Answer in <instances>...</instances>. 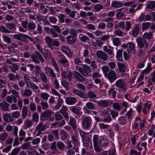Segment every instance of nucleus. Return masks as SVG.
<instances>
[{
	"label": "nucleus",
	"mask_w": 155,
	"mask_h": 155,
	"mask_svg": "<svg viewBox=\"0 0 155 155\" xmlns=\"http://www.w3.org/2000/svg\"><path fill=\"white\" fill-rule=\"evenodd\" d=\"M89 140V138L88 136L82 139V141L84 146L87 147V148L91 149L92 148V144H91V146H88Z\"/></svg>",
	"instance_id": "obj_24"
},
{
	"label": "nucleus",
	"mask_w": 155,
	"mask_h": 155,
	"mask_svg": "<svg viewBox=\"0 0 155 155\" xmlns=\"http://www.w3.org/2000/svg\"><path fill=\"white\" fill-rule=\"evenodd\" d=\"M79 39L83 42H86L87 41L89 40V38L87 36L83 34H80L79 36Z\"/></svg>",
	"instance_id": "obj_49"
},
{
	"label": "nucleus",
	"mask_w": 155,
	"mask_h": 155,
	"mask_svg": "<svg viewBox=\"0 0 155 155\" xmlns=\"http://www.w3.org/2000/svg\"><path fill=\"white\" fill-rule=\"evenodd\" d=\"M101 68L105 77L107 74L108 73H109L110 70L108 67L107 66H102Z\"/></svg>",
	"instance_id": "obj_45"
},
{
	"label": "nucleus",
	"mask_w": 155,
	"mask_h": 155,
	"mask_svg": "<svg viewBox=\"0 0 155 155\" xmlns=\"http://www.w3.org/2000/svg\"><path fill=\"white\" fill-rule=\"evenodd\" d=\"M97 104L98 106L101 107H105L108 106L109 102L106 100H101L98 101Z\"/></svg>",
	"instance_id": "obj_28"
},
{
	"label": "nucleus",
	"mask_w": 155,
	"mask_h": 155,
	"mask_svg": "<svg viewBox=\"0 0 155 155\" xmlns=\"http://www.w3.org/2000/svg\"><path fill=\"white\" fill-rule=\"evenodd\" d=\"M61 51L70 58L72 57V54L69 47L67 46L63 45L61 47Z\"/></svg>",
	"instance_id": "obj_14"
},
{
	"label": "nucleus",
	"mask_w": 155,
	"mask_h": 155,
	"mask_svg": "<svg viewBox=\"0 0 155 155\" xmlns=\"http://www.w3.org/2000/svg\"><path fill=\"white\" fill-rule=\"evenodd\" d=\"M57 146L58 148L60 150H63L65 147V145L64 143L60 141L57 142Z\"/></svg>",
	"instance_id": "obj_46"
},
{
	"label": "nucleus",
	"mask_w": 155,
	"mask_h": 155,
	"mask_svg": "<svg viewBox=\"0 0 155 155\" xmlns=\"http://www.w3.org/2000/svg\"><path fill=\"white\" fill-rule=\"evenodd\" d=\"M86 94L87 98H95L97 97V95L95 93L94 91H88Z\"/></svg>",
	"instance_id": "obj_34"
},
{
	"label": "nucleus",
	"mask_w": 155,
	"mask_h": 155,
	"mask_svg": "<svg viewBox=\"0 0 155 155\" xmlns=\"http://www.w3.org/2000/svg\"><path fill=\"white\" fill-rule=\"evenodd\" d=\"M71 140L74 145H78L79 144L78 137L76 136H73L71 137Z\"/></svg>",
	"instance_id": "obj_63"
},
{
	"label": "nucleus",
	"mask_w": 155,
	"mask_h": 155,
	"mask_svg": "<svg viewBox=\"0 0 155 155\" xmlns=\"http://www.w3.org/2000/svg\"><path fill=\"white\" fill-rule=\"evenodd\" d=\"M16 29V25L13 23H6L5 24V27L3 25L0 26V31L4 33H11L12 31L10 30H15Z\"/></svg>",
	"instance_id": "obj_2"
},
{
	"label": "nucleus",
	"mask_w": 155,
	"mask_h": 155,
	"mask_svg": "<svg viewBox=\"0 0 155 155\" xmlns=\"http://www.w3.org/2000/svg\"><path fill=\"white\" fill-rule=\"evenodd\" d=\"M122 52L121 50H118L117 52L116 57L118 60L120 61L122 60Z\"/></svg>",
	"instance_id": "obj_54"
},
{
	"label": "nucleus",
	"mask_w": 155,
	"mask_h": 155,
	"mask_svg": "<svg viewBox=\"0 0 155 155\" xmlns=\"http://www.w3.org/2000/svg\"><path fill=\"white\" fill-rule=\"evenodd\" d=\"M19 147L14 149L11 153H9V155H17L20 151Z\"/></svg>",
	"instance_id": "obj_64"
},
{
	"label": "nucleus",
	"mask_w": 155,
	"mask_h": 155,
	"mask_svg": "<svg viewBox=\"0 0 155 155\" xmlns=\"http://www.w3.org/2000/svg\"><path fill=\"white\" fill-rule=\"evenodd\" d=\"M2 38L3 41L7 43L10 44L12 42L11 38L6 35H3L2 36Z\"/></svg>",
	"instance_id": "obj_44"
},
{
	"label": "nucleus",
	"mask_w": 155,
	"mask_h": 155,
	"mask_svg": "<svg viewBox=\"0 0 155 155\" xmlns=\"http://www.w3.org/2000/svg\"><path fill=\"white\" fill-rule=\"evenodd\" d=\"M29 108L31 112L34 111L36 109L35 104L33 102H31L29 105Z\"/></svg>",
	"instance_id": "obj_53"
},
{
	"label": "nucleus",
	"mask_w": 155,
	"mask_h": 155,
	"mask_svg": "<svg viewBox=\"0 0 155 155\" xmlns=\"http://www.w3.org/2000/svg\"><path fill=\"white\" fill-rule=\"evenodd\" d=\"M152 69V68H151V64L150 63H148L147 64V68L145 70L142 71L141 72V73L143 74H147Z\"/></svg>",
	"instance_id": "obj_35"
},
{
	"label": "nucleus",
	"mask_w": 155,
	"mask_h": 155,
	"mask_svg": "<svg viewBox=\"0 0 155 155\" xmlns=\"http://www.w3.org/2000/svg\"><path fill=\"white\" fill-rule=\"evenodd\" d=\"M150 23L149 22L142 23V30H144L148 28L150 25Z\"/></svg>",
	"instance_id": "obj_57"
},
{
	"label": "nucleus",
	"mask_w": 155,
	"mask_h": 155,
	"mask_svg": "<svg viewBox=\"0 0 155 155\" xmlns=\"http://www.w3.org/2000/svg\"><path fill=\"white\" fill-rule=\"evenodd\" d=\"M9 68L11 71L13 73L16 72V71L18 69V65L15 63H13L12 65L9 66Z\"/></svg>",
	"instance_id": "obj_36"
},
{
	"label": "nucleus",
	"mask_w": 155,
	"mask_h": 155,
	"mask_svg": "<svg viewBox=\"0 0 155 155\" xmlns=\"http://www.w3.org/2000/svg\"><path fill=\"white\" fill-rule=\"evenodd\" d=\"M117 65L119 72L123 73L126 71L127 66L124 64L118 62L117 64Z\"/></svg>",
	"instance_id": "obj_25"
},
{
	"label": "nucleus",
	"mask_w": 155,
	"mask_h": 155,
	"mask_svg": "<svg viewBox=\"0 0 155 155\" xmlns=\"http://www.w3.org/2000/svg\"><path fill=\"white\" fill-rule=\"evenodd\" d=\"M128 49L127 51L128 53H132V51H133L134 53L135 50V45L132 42H128Z\"/></svg>",
	"instance_id": "obj_21"
},
{
	"label": "nucleus",
	"mask_w": 155,
	"mask_h": 155,
	"mask_svg": "<svg viewBox=\"0 0 155 155\" xmlns=\"http://www.w3.org/2000/svg\"><path fill=\"white\" fill-rule=\"evenodd\" d=\"M32 61L36 64H38L40 61L41 62H44V60L41 54L38 51H36L35 53L31 55Z\"/></svg>",
	"instance_id": "obj_5"
},
{
	"label": "nucleus",
	"mask_w": 155,
	"mask_h": 155,
	"mask_svg": "<svg viewBox=\"0 0 155 155\" xmlns=\"http://www.w3.org/2000/svg\"><path fill=\"white\" fill-rule=\"evenodd\" d=\"M8 134L6 132L1 133L0 134V140L1 142H3L8 137Z\"/></svg>",
	"instance_id": "obj_41"
},
{
	"label": "nucleus",
	"mask_w": 155,
	"mask_h": 155,
	"mask_svg": "<svg viewBox=\"0 0 155 155\" xmlns=\"http://www.w3.org/2000/svg\"><path fill=\"white\" fill-rule=\"evenodd\" d=\"M117 75L115 71L113 70H110L105 77H106L110 83H112L115 81L118 78Z\"/></svg>",
	"instance_id": "obj_7"
},
{
	"label": "nucleus",
	"mask_w": 155,
	"mask_h": 155,
	"mask_svg": "<svg viewBox=\"0 0 155 155\" xmlns=\"http://www.w3.org/2000/svg\"><path fill=\"white\" fill-rule=\"evenodd\" d=\"M36 28V26L35 23L31 21L30 22L28 25V28L29 30H34Z\"/></svg>",
	"instance_id": "obj_42"
},
{
	"label": "nucleus",
	"mask_w": 155,
	"mask_h": 155,
	"mask_svg": "<svg viewBox=\"0 0 155 155\" xmlns=\"http://www.w3.org/2000/svg\"><path fill=\"white\" fill-rule=\"evenodd\" d=\"M97 56L104 61H106L108 59V55L103 51H98L96 53Z\"/></svg>",
	"instance_id": "obj_11"
},
{
	"label": "nucleus",
	"mask_w": 155,
	"mask_h": 155,
	"mask_svg": "<svg viewBox=\"0 0 155 155\" xmlns=\"http://www.w3.org/2000/svg\"><path fill=\"white\" fill-rule=\"evenodd\" d=\"M123 6V4L121 2L119 1H113L111 4L112 7L118 8L122 7Z\"/></svg>",
	"instance_id": "obj_30"
},
{
	"label": "nucleus",
	"mask_w": 155,
	"mask_h": 155,
	"mask_svg": "<svg viewBox=\"0 0 155 155\" xmlns=\"http://www.w3.org/2000/svg\"><path fill=\"white\" fill-rule=\"evenodd\" d=\"M45 70L46 73L47 74H49L53 78H56V74L51 68L47 67L45 68Z\"/></svg>",
	"instance_id": "obj_20"
},
{
	"label": "nucleus",
	"mask_w": 155,
	"mask_h": 155,
	"mask_svg": "<svg viewBox=\"0 0 155 155\" xmlns=\"http://www.w3.org/2000/svg\"><path fill=\"white\" fill-rule=\"evenodd\" d=\"M66 40L68 44H74L76 41V38L71 35L68 36L66 38Z\"/></svg>",
	"instance_id": "obj_26"
},
{
	"label": "nucleus",
	"mask_w": 155,
	"mask_h": 155,
	"mask_svg": "<svg viewBox=\"0 0 155 155\" xmlns=\"http://www.w3.org/2000/svg\"><path fill=\"white\" fill-rule=\"evenodd\" d=\"M61 85L65 88L68 89L69 87V85L68 83V82L66 80H61Z\"/></svg>",
	"instance_id": "obj_59"
},
{
	"label": "nucleus",
	"mask_w": 155,
	"mask_h": 155,
	"mask_svg": "<svg viewBox=\"0 0 155 155\" xmlns=\"http://www.w3.org/2000/svg\"><path fill=\"white\" fill-rule=\"evenodd\" d=\"M72 92L81 97L83 98H87L86 94L84 93L82 91H80L79 90L74 89L72 91Z\"/></svg>",
	"instance_id": "obj_22"
},
{
	"label": "nucleus",
	"mask_w": 155,
	"mask_h": 155,
	"mask_svg": "<svg viewBox=\"0 0 155 155\" xmlns=\"http://www.w3.org/2000/svg\"><path fill=\"white\" fill-rule=\"evenodd\" d=\"M94 107V104L93 103L88 102L86 104L85 106L84 107V109L87 110L88 109L93 110Z\"/></svg>",
	"instance_id": "obj_29"
},
{
	"label": "nucleus",
	"mask_w": 155,
	"mask_h": 155,
	"mask_svg": "<svg viewBox=\"0 0 155 155\" xmlns=\"http://www.w3.org/2000/svg\"><path fill=\"white\" fill-rule=\"evenodd\" d=\"M153 33L152 31H150L149 32H146L143 35V37L145 39H150L153 36Z\"/></svg>",
	"instance_id": "obj_39"
},
{
	"label": "nucleus",
	"mask_w": 155,
	"mask_h": 155,
	"mask_svg": "<svg viewBox=\"0 0 155 155\" xmlns=\"http://www.w3.org/2000/svg\"><path fill=\"white\" fill-rule=\"evenodd\" d=\"M77 101L76 98L74 97H68L65 99L66 103L70 105L74 104Z\"/></svg>",
	"instance_id": "obj_19"
},
{
	"label": "nucleus",
	"mask_w": 155,
	"mask_h": 155,
	"mask_svg": "<svg viewBox=\"0 0 155 155\" xmlns=\"http://www.w3.org/2000/svg\"><path fill=\"white\" fill-rule=\"evenodd\" d=\"M4 120L7 123L12 122L14 120L12 116H11L9 114H4L3 116Z\"/></svg>",
	"instance_id": "obj_27"
},
{
	"label": "nucleus",
	"mask_w": 155,
	"mask_h": 155,
	"mask_svg": "<svg viewBox=\"0 0 155 155\" xmlns=\"http://www.w3.org/2000/svg\"><path fill=\"white\" fill-rule=\"evenodd\" d=\"M67 107L65 106H63L60 110V112L62 114L65 118L68 120L69 119V115L68 113L67 112L68 111Z\"/></svg>",
	"instance_id": "obj_18"
},
{
	"label": "nucleus",
	"mask_w": 155,
	"mask_h": 155,
	"mask_svg": "<svg viewBox=\"0 0 155 155\" xmlns=\"http://www.w3.org/2000/svg\"><path fill=\"white\" fill-rule=\"evenodd\" d=\"M70 110L74 113L76 114H80V110L81 109L79 107L73 106L71 107Z\"/></svg>",
	"instance_id": "obj_38"
},
{
	"label": "nucleus",
	"mask_w": 155,
	"mask_h": 155,
	"mask_svg": "<svg viewBox=\"0 0 155 155\" xmlns=\"http://www.w3.org/2000/svg\"><path fill=\"white\" fill-rule=\"evenodd\" d=\"M119 123L122 125H124L126 123V119L124 117H121L118 119Z\"/></svg>",
	"instance_id": "obj_61"
},
{
	"label": "nucleus",
	"mask_w": 155,
	"mask_h": 155,
	"mask_svg": "<svg viewBox=\"0 0 155 155\" xmlns=\"http://www.w3.org/2000/svg\"><path fill=\"white\" fill-rule=\"evenodd\" d=\"M14 39L20 40L21 41L26 42L28 41V39L32 42L34 45H35L36 42L34 41V39L32 37H30L28 35L23 33L14 35H13Z\"/></svg>",
	"instance_id": "obj_1"
},
{
	"label": "nucleus",
	"mask_w": 155,
	"mask_h": 155,
	"mask_svg": "<svg viewBox=\"0 0 155 155\" xmlns=\"http://www.w3.org/2000/svg\"><path fill=\"white\" fill-rule=\"evenodd\" d=\"M59 54L58 55V57L60 64L64 67H68L69 63L68 60L63 54L59 52Z\"/></svg>",
	"instance_id": "obj_6"
},
{
	"label": "nucleus",
	"mask_w": 155,
	"mask_h": 155,
	"mask_svg": "<svg viewBox=\"0 0 155 155\" xmlns=\"http://www.w3.org/2000/svg\"><path fill=\"white\" fill-rule=\"evenodd\" d=\"M94 9L96 12H98L103 8V6L100 4H97L94 7Z\"/></svg>",
	"instance_id": "obj_56"
},
{
	"label": "nucleus",
	"mask_w": 155,
	"mask_h": 155,
	"mask_svg": "<svg viewBox=\"0 0 155 155\" xmlns=\"http://www.w3.org/2000/svg\"><path fill=\"white\" fill-rule=\"evenodd\" d=\"M32 120L34 122H37L39 120V115L36 113H34L32 114Z\"/></svg>",
	"instance_id": "obj_62"
},
{
	"label": "nucleus",
	"mask_w": 155,
	"mask_h": 155,
	"mask_svg": "<svg viewBox=\"0 0 155 155\" xmlns=\"http://www.w3.org/2000/svg\"><path fill=\"white\" fill-rule=\"evenodd\" d=\"M40 141V139L39 138H36L32 140L31 143L33 145H36V146H34V147H38V144L39 143Z\"/></svg>",
	"instance_id": "obj_50"
},
{
	"label": "nucleus",
	"mask_w": 155,
	"mask_h": 155,
	"mask_svg": "<svg viewBox=\"0 0 155 155\" xmlns=\"http://www.w3.org/2000/svg\"><path fill=\"white\" fill-rule=\"evenodd\" d=\"M132 35L134 37H136L139 33V27L137 25H136L132 28Z\"/></svg>",
	"instance_id": "obj_32"
},
{
	"label": "nucleus",
	"mask_w": 155,
	"mask_h": 155,
	"mask_svg": "<svg viewBox=\"0 0 155 155\" xmlns=\"http://www.w3.org/2000/svg\"><path fill=\"white\" fill-rule=\"evenodd\" d=\"M136 41L138 43V46L139 47L142 48L145 45V48L148 49V44L145 39H142L140 37H138Z\"/></svg>",
	"instance_id": "obj_10"
},
{
	"label": "nucleus",
	"mask_w": 155,
	"mask_h": 155,
	"mask_svg": "<svg viewBox=\"0 0 155 155\" xmlns=\"http://www.w3.org/2000/svg\"><path fill=\"white\" fill-rule=\"evenodd\" d=\"M140 120L141 119L139 117H136L133 125V127L134 128H138L139 126L138 123Z\"/></svg>",
	"instance_id": "obj_51"
},
{
	"label": "nucleus",
	"mask_w": 155,
	"mask_h": 155,
	"mask_svg": "<svg viewBox=\"0 0 155 155\" xmlns=\"http://www.w3.org/2000/svg\"><path fill=\"white\" fill-rule=\"evenodd\" d=\"M61 139L62 140H64L68 137V133L63 129H61L60 132Z\"/></svg>",
	"instance_id": "obj_31"
},
{
	"label": "nucleus",
	"mask_w": 155,
	"mask_h": 155,
	"mask_svg": "<svg viewBox=\"0 0 155 155\" xmlns=\"http://www.w3.org/2000/svg\"><path fill=\"white\" fill-rule=\"evenodd\" d=\"M33 124V122L31 120H26L25 121L24 125L27 128L31 127Z\"/></svg>",
	"instance_id": "obj_43"
},
{
	"label": "nucleus",
	"mask_w": 155,
	"mask_h": 155,
	"mask_svg": "<svg viewBox=\"0 0 155 155\" xmlns=\"http://www.w3.org/2000/svg\"><path fill=\"white\" fill-rule=\"evenodd\" d=\"M68 124L72 127L74 130L76 129V121L74 118L70 117Z\"/></svg>",
	"instance_id": "obj_23"
},
{
	"label": "nucleus",
	"mask_w": 155,
	"mask_h": 155,
	"mask_svg": "<svg viewBox=\"0 0 155 155\" xmlns=\"http://www.w3.org/2000/svg\"><path fill=\"white\" fill-rule=\"evenodd\" d=\"M27 86L33 90H36L39 88L35 84L31 81L26 85Z\"/></svg>",
	"instance_id": "obj_37"
},
{
	"label": "nucleus",
	"mask_w": 155,
	"mask_h": 155,
	"mask_svg": "<svg viewBox=\"0 0 155 155\" xmlns=\"http://www.w3.org/2000/svg\"><path fill=\"white\" fill-rule=\"evenodd\" d=\"M40 78L42 82L44 83H47L48 81V79L45 74L44 72L40 75Z\"/></svg>",
	"instance_id": "obj_55"
},
{
	"label": "nucleus",
	"mask_w": 155,
	"mask_h": 155,
	"mask_svg": "<svg viewBox=\"0 0 155 155\" xmlns=\"http://www.w3.org/2000/svg\"><path fill=\"white\" fill-rule=\"evenodd\" d=\"M61 75L63 78L65 79L68 78L70 81H72L73 74L70 71L62 72Z\"/></svg>",
	"instance_id": "obj_15"
},
{
	"label": "nucleus",
	"mask_w": 155,
	"mask_h": 155,
	"mask_svg": "<svg viewBox=\"0 0 155 155\" xmlns=\"http://www.w3.org/2000/svg\"><path fill=\"white\" fill-rule=\"evenodd\" d=\"M82 67L80 68L78 71L84 76L88 77L91 75V69L90 66L84 64L82 65Z\"/></svg>",
	"instance_id": "obj_4"
},
{
	"label": "nucleus",
	"mask_w": 155,
	"mask_h": 155,
	"mask_svg": "<svg viewBox=\"0 0 155 155\" xmlns=\"http://www.w3.org/2000/svg\"><path fill=\"white\" fill-rule=\"evenodd\" d=\"M45 40L47 44L48 47L51 50L54 49V46L57 47L59 46V42L55 39L51 38L49 36H46L45 38Z\"/></svg>",
	"instance_id": "obj_3"
},
{
	"label": "nucleus",
	"mask_w": 155,
	"mask_h": 155,
	"mask_svg": "<svg viewBox=\"0 0 155 155\" xmlns=\"http://www.w3.org/2000/svg\"><path fill=\"white\" fill-rule=\"evenodd\" d=\"M91 118L90 117H86L82 119V126L84 129L89 128L91 125Z\"/></svg>",
	"instance_id": "obj_9"
},
{
	"label": "nucleus",
	"mask_w": 155,
	"mask_h": 155,
	"mask_svg": "<svg viewBox=\"0 0 155 155\" xmlns=\"http://www.w3.org/2000/svg\"><path fill=\"white\" fill-rule=\"evenodd\" d=\"M147 7L148 9H152L155 8V1H151L149 2L147 4Z\"/></svg>",
	"instance_id": "obj_40"
},
{
	"label": "nucleus",
	"mask_w": 155,
	"mask_h": 155,
	"mask_svg": "<svg viewBox=\"0 0 155 155\" xmlns=\"http://www.w3.org/2000/svg\"><path fill=\"white\" fill-rule=\"evenodd\" d=\"M47 128L46 125L43 124L42 123H39L35 128V130L38 131L37 135L41 134V132L45 130Z\"/></svg>",
	"instance_id": "obj_12"
},
{
	"label": "nucleus",
	"mask_w": 155,
	"mask_h": 155,
	"mask_svg": "<svg viewBox=\"0 0 155 155\" xmlns=\"http://www.w3.org/2000/svg\"><path fill=\"white\" fill-rule=\"evenodd\" d=\"M100 145L104 147L107 146L108 144V140L104 137H101L100 140Z\"/></svg>",
	"instance_id": "obj_33"
},
{
	"label": "nucleus",
	"mask_w": 155,
	"mask_h": 155,
	"mask_svg": "<svg viewBox=\"0 0 155 155\" xmlns=\"http://www.w3.org/2000/svg\"><path fill=\"white\" fill-rule=\"evenodd\" d=\"M74 78L78 81L80 82L84 81L86 78L84 77L79 72L76 71L74 74Z\"/></svg>",
	"instance_id": "obj_16"
},
{
	"label": "nucleus",
	"mask_w": 155,
	"mask_h": 155,
	"mask_svg": "<svg viewBox=\"0 0 155 155\" xmlns=\"http://www.w3.org/2000/svg\"><path fill=\"white\" fill-rule=\"evenodd\" d=\"M10 104L6 102L5 100L0 103V107L2 110L4 111H9V107Z\"/></svg>",
	"instance_id": "obj_17"
},
{
	"label": "nucleus",
	"mask_w": 155,
	"mask_h": 155,
	"mask_svg": "<svg viewBox=\"0 0 155 155\" xmlns=\"http://www.w3.org/2000/svg\"><path fill=\"white\" fill-rule=\"evenodd\" d=\"M115 86L124 90H126L127 89V85L124 80L122 79H120L117 80L115 83Z\"/></svg>",
	"instance_id": "obj_8"
},
{
	"label": "nucleus",
	"mask_w": 155,
	"mask_h": 155,
	"mask_svg": "<svg viewBox=\"0 0 155 155\" xmlns=\"http://www.w3.org/2000/svg\"><path fill=\"white\" fill-rule=\"evenodd\" d=\"M28 109L26 106H24L22 110V119H25L27 116Z\"/></svg>",
	"instance_id": "obj_48"
},
{
	"label": "nucleus",
	"mask_w": 155,
	"mask_h": 155,
	"mask_svg": "<svg viewBox=\"0 0 155 155\" xmlns=\"http://www.w3.org/2000/svg\"><path fill=\"white\" fill-rule=\"evenodd\" d=\"M51 114V111L49 110H47L44 111L41 114V120H46L50 117Z\"/></svg>",
	"instance_id": "obj_13"
},
{
	"label": "nucleus",
	"mask_w": 155,
	"mask_h": 155,
	"mask_svg": "<svg viewBox=\"0 0 155 155\" xmlns=\"http://www.w3.org/2000/svg\"><path fill=\"white\" fill-rule=\"evenodd\" d=\"M63 102V99L61 98V97H59L57 103L55 106V108L57 110L59 109L61 106Z\"/></svg>",
	"instance_id": "obj_47"
},
{
	"label": "nucleus",
	"mask_w": 155,
	"mask_h": 155,
	"mask_svg": "<svg viewBox=\"0 0 155 155\" xmlns=\"http://www.w3.org/2000/svg\"><path fill=\"white\" fill-rule=\"evenodd\" d=\"M24 81L27 85L31 82L30 78L28 75L27 74H25L24 76Z\"/></svg>",
	"instance_id": "obj_58"
},
{
	"label": "nucleus",
	"mask_w": 155,
	"mask_h": 155,
	"mask_svg": "<svg viewBox=\"0 0 155 155\" xmlns=\"http://www.w3.org/2000/svg\"><path fill=\"white\" fill-rule=\"evenodd\" d=\"M113 44L115 46L119 45L120 43V38H114L113 39Z\"/></svg>",
	"instance_id": "obj_60"
},
{
	"label": "nucleus",
	"mask_w": 155,
	"mask_h": 155,
	"mask_svg": "<svg viewBox=\"0 0 155 155\" xmlns=\"http://www.w3.org/2000/svg\"><path fill=\"white\" fill-rule=\"evenodd\" d=\"M32 94L31 91L29 89H25L23 91V95L27 97L30 96Z\"/></svg>",
	"instance_id": "obj_52"
}]
</instances>
